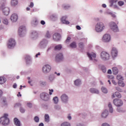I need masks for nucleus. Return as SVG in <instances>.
<instances>
[{
  "instance_id": "f257e3e1",
  "label": "nucleus",
  "mask_w": 126,
  "mask_h": 126,
  "mask_svg": "<svg viewBox=\"0 0 126 126\" xmlns=\"http://www.w3.org/2000/svg\"><path fill=\"white\" fill-rule=\"evenodd\" d=\"M9 118H8V114L5 113L3 116L0 118V124L2 126H6L9 125Z\"/></svg>"
},
{
  "instance_id": "f03ea898",
  "label": "nucleus",
  "mask_w": 126,
  "mask_h": 126,
  "mask_svg": "<svg viewBox=\"0 0 126 126\" xmlns=\"http://www.w3.org/2000/svg\"><path fill=\"white\" fill-rule=\"evenodd\" d=\"M105 29V24L102 22L97 23L95 26V31L97 33H101Z\"/></svg>"
},
{
  "instance_id": "7ed1b4c3",
  "label": "nucleus",
  "mask_w": 126,
  "mask_h": 126,
  "mask_svg": "<svg viewBox=\"0 0 126 126\" xmlns=\"http://www.w3.org/2000/svg\"><path fill=\"white\" fill-rule=\"evenodd\" d=\"M0 10L2 11V13L4 15L6 16L9 14L10 9L9 8L5 5V4L3 3L0 6Z\"/></svg>"
},
{
  "instance_id": "20e7f679",
  "label": "nucleus",
  "mask_w": 126,
  "mask_h": 126,
  "mask_svg": "<svg viewBox=\"0 0 126 126\" xmlns=\"http://www.w3.org/2000/svg\"><path fill=\"white\" fill-rule=\"evenodd\" d=\"M109 27L111 30H112V31H113V32H117L120 31L118 25H117V24H116V23H115L114 22H111L110 23Z\"/></svg>"
},
{
  "instance_id": "39448f33",
  "label": "nucleus",
  "mask_w": 126,
  "mask_h": 126,
  "mask_svg": "<svg viewBox=\"0 0 126 126\" xmlns=\"http://www.w3.org/2000/svg\"><path fill=\"white\" fill-rule=\"evenodd\" d=\"M60 99L63 104H67L69 101V97L65 94H62L60 96Z\"/></svg>"
},
{
  "instance_id": "423d86ee",
  "label": "nucleus",
  "mask_w": 126,
  "mask_h": 126,
  "mask_svg": "<svg viewBox=\"0 0 126 126\" xmlns=\"http://www.w3.org/2000/svg\"><path fill=\"white\" fill-rule=\"evenodd\" d=\"M100 59L104 62L109 61L110 60V54L107 52L103 51L100 54Z\"/></svg>"
},
{
  "instance_id": "0eeeda50",
  "label": "nucleus",
  "mask_w": 126,
  "mask_h": 126,
  "mask_svg": "<svg viewBox=\"0 0 126 126\" xmlns=\"http://www.w3.org/2000/svg\"><path fill=\"white\" fill-rule=\"evenodd\" d=\"M18 34L20 37H24L26 35V27L21 26L19 28Z\"/></svg>"
},
{
  "instance_id": "6e6552de",
  "label": "nucleus",
  "mask_w": 126,
  "mask_h": 126,
  "mask_svg": "<svg viewBox=\"0 0 126 126\" xmlns=\"http://www.w3.org/2000/svg\"><path fill=\"white\" fill-rule=\"evenodd\" d=\"M40 98L42 100V101H44L45 102L50 101V95L46 93H41L40 95Z\"/></svg>"
},
{
  "instance_id": "1a4fd4ad",
  "label": "nucleus",
  "mask_w": 126,
  "mask_h": 126,
  "mask_svg": "<svg viewBox=\"0 0 126 126\" xmlns=\"http://www.w3.org/2000/svg\"><path fill=\"white\" fill-rule=\"evenodd\" d=\"M48 43H49V41H48V40L44 38L42 40H41V41L40 42L38 45V47L40 49H45V48L47 47L48 45Z\"/></svg>"
},
{
  "instance_id": "9d476101",
  "label": "nucleus",
  "mask_w": 126,
  "mask_h": 126,
  "mask_svg": "<svg viewBox=\"0 0 126 126\" xmlns=\"http://www.w3.org/2000/svg\"><path fill=\"white\" fill-rule=\"evenodd\" d=\"M15 45H16V42H15V40L13 38H11L8 40L7 46L9 49H12L15 47Z\"/></svg>"
},
{
  "instance_id": "9b49d317",
  "label": "nucleus",
  "mask_w": 126,
  "mask_h": 126,
  "mask_svg": "<svg viewBox=\"0 0 126 126\" xmlns=\"http://www.w3.org/2000/svg\"><path fill=\"white\" fill-rule=\"evenodd\" d=\"M52 69V67L49 64H45L42 67V72L43 73H49L51 70Z\"/></svg>"
},
{
  "instance_id": "f8f14e48",
  "label": "nucleus",
  "mask_w": 126,
  "mask_h": 126,
  "mask_svg": "<svg viewBox=\"0 0 126 126\" xmlns=\"http://www.w3.org/2000/svg\"><path fill=\"white\" fill-rule=\"evenodd\" d=\"M119 55V51L116 47H113L111 50V55L113 60H115Z\"/></svg>"
},
{
  "instance_id": "ddd939ff",
  "label": "nucleus",
  "mask_w": 126,
  "mask_h": 126,
  "mask_svg": "<svg viewBox=\"0 0 126 126\" xmlns=\"http://www.w3.org/2000/svg\"><path fill=\"white\" fill-rule=\"evenodd\" d=\"M113 104L116 106V107H122L124 105V102L122 100L116 98L113 100Z\"/></svg>"
},
{
  "instance_id": "4468645a",
  "label": "nucleus",
  "mask_w": 126,
  "mask_h": 126,
  "mask_svg": "<svg viewBox=\"0 0 126 126\" xmlns=\"http://www.w3.org/2000/svg\"><path fill=\"white\" fill-rule=\"evenodd\" d=\"M55 59L57 63L63 62V53H58L56 55Z\"/></svg>"
},
{
  "instance_id": "2eb2a0df",
  "label": "nucleus",
  "mask_w": 126,
  "mask_h": 126,
  "mask_svg": "<svg viewBox=\"0 0 126 126\" xmlns=\"http://www.w3.org/2000/svg\"><path fill=\"white\" fill-rule=\"evenodd\" d=\"M102 41L105 43H108L111 41V35L110 34H105L102 37Z\"/></svg>"
},
{
  "instance_id": "dca6fc26",
  "label": "nucleus",
  "mask_w": 126,
  "mask_h": 126,
  "mask_svg": "<svg viewBox=\"0 0 126 126\" xmlns=\"http://www.w3.org/2000/svg\"><path fill=\"white\" fill-rule=\"evenodd\" d=\"M10 19L12 22H16L18 20V15L16 13L12 14L10 16Z\"/></svg>"
},
{
  "instance_id": "f3484780",
  "label": "nucleus",
  "mask_w": 126,
  "mask_h": 126,
  "mask_svg": "<svg viewBox=\"0 0 126 126\" xmlns=\"http://www.w3.org/2000/svg\"><path fill=\"white\" fill-rule=\"evenodd\" d=\"M117 79L118 80V84L121 86H123V87H124V86H125V84L122 83V85H121V83H122V82L123 80H124V77H123V76L121 75H118L117 76Z\"/></svg>"
},
{
  "instance_id": "a211bd4d",
  "label": "nucleus",
  "mask_w": 126,
  "mask_h": 126,
  "mask_svg": "<svg viewBox=\"0 0 126 126\" xmlns=\"http://www.w3.org/2000/svg\"><path fill=\"white\" fill-rule=\"evenodd\" d=\"M25 60L27 64H30V63H32V58H31V56L29 55H26Z\"/></svg>"
},
{
  "instance_id": "6ab92c4d",
  "label": "nucleus",
  "mask_w": 126,
  "mask_h": 126,
  "mask_svg": "<svg viewBox=\"0 0 126 126\" xmlns=\"http://www.w3.org/2000/svg\"><path fill=\"white\" fill-rule=\"evenodd\" d=\"M53 40L54 41H60L61 40V34L59 33H55L53 35Z\"/></svg>"
},
{
  "instance_id": "aec40b11",
  "label": "nucleus",
  "mask_w": 126,
  "mask_h": 126,
  "mask_svg": "<svg viewBox=\"0 0 126 126\" xmlns=\"http://www.w3.org/2000/svg\"><path fill=\"white\" fill-rule=\"evenodd\" d=\"M14 124L15 126H22L21 122L17 118H15L14 119Z\"/></svg>"
},
{
  "instance_id": "412c9836",
  "label": "nucleus",
  "mask_w": 126,
  "mask_h": 126,
  "mask_svg": "<svg viewBox=\"0 0 126 126\" xmlns=\"http://www.w3.org/2000/svg\"><path fill=\"white\" fill-rule=\"evenodd\" d=\"M109 115V111L108 110H104L101 114V117L103 119H106Z\"/></svg>"
},
{
  "instance_id": "4be33fe9",
  "label": "nucleus",
  "mask_w": 126,
  "mask_h": 126,
  "mask_svg": "<svg viewBox=\"0 0 126 126\" xmlns=\"http://www.w3.org/2000/svg\"><path fill=\"white\" fill-rule=\"evenodd\" d=\"M87 55L91 61H93V59L92 58H94V59L96 58V54L93 52H92L91 53H87Z\"/></svg>"
},
{
  "instance_id": "5701e85b",
  "label": "nucleus",
  "mask_w": 126,
  "mask_h": 126,
  "mask_svg": "<svg viewBox=\"0 0 126 126\" xmlns=\"http://www.w3.org/2000/svg\"><path fill=\"white\" fill-rule=\"evenodd\" d=\"M32 39L33 40H36L38 38V32L35 31H33L32 32V36H31Z\"/></svg>"
},
{
  "instance_id": "b1692460",
  "label": "nucleus",
  "mask_w": 126,
  "mask_h": 126,
  "mask_svg": "<svg viewBox=\"0 0 126 126\" xmlns=\"http://www.w3.org/2000/svg\"><path fill=\"white\" fill-rule=\"evenodd\" d=\"M90 92H91V93H93V94H99V90L95 88L90 89Z\"/></svg>"
},
{
  "instance_id": "393cba45",
  "label": "nucleus",
  "mask_w": 126,
  "mask_h": 126,
  "mask_svg": "<svg viewBox=\"0 0 126 126\" xmlns=\"http://www.w3.org/2000/svg\"><path fill=\"white\" fill-rule=\"evenodd\" d=\"M117 1V0H109V2L110 7H112V6H114V4H116Z\"/></svg>"
},
{
  "instance_id": "a878e982",
  "label": "nucleus",
  "mask_w": 126,
  "mask_h": 126,
  "mask_svg": "<svg viewBox=\"0 0 126 126\" xmlns=\"http://www.w3.org/2000/svg\"><path fill=\"white\" fill-rule=\"evenodd\" d=\"M31 24L33 26H36V25H38V19H37L36 18H34L31 22Z\"/></svg>"
},
{
  "instance_id": "bb28decb",
  "label": "nucleus",
  "mask_w": 126,
  "mask_h": 126,
  "mask_svg": "<svg viewBox=\"0 0 126 126\" xmlns=\"http://www.w3.org/2000/svg\"><path fill=\"white\" fill-rule=\"evenodd\" d=\"M50 18L52 20V21H56V20H58V15H57V14H53L50 16Z\"/></svg>"
},
{
  "instance_id": "cd10ccee",
  "label": "nucleus",
  "mask_w": 126,
  "mask_h": 126,
  "mask_svg": "<svg viewBox=\"0 0 126 126\" xmlns=\"http://www.w3.org/2000/svg\"><path fill=\"white\" fill-rule=\"evenodd\" d=\"M55 75L51 74L48 76V81L49 82H53L55 80Z\"/></svg>"
},
{
  "instance_id": "c85d7f7f",
  "label": "nucleus",
  "mask_w": 126,
  "mask_h": 126,
  "mask_svg": "<svg viewBox=\"0 0 126 126\" xmlns=\"http://www.w3.org/2000/svg\"><path fill=\"white\" fill-rule=\"evenodd\" d=\"M45 37V38H47V39H50V38H51V37H52V32H49V31H47L46 32Z\"/></svg>"
},
{
  "instance_id": "c756f323",
  "label": "nucleus",
  "mask_w": 126,
  "mask_h": 126,
  "mask_svg": "<svg viewBox=\"0 0 126 126\" xmlns=\"http://www.w3.org/2000/svg\"><path fill=\"white\" fill-rule=\"evenodd\" d=\"M66 16L63 17L62 18V23H63V24H69V22H68V21H66Z\"/></svg>"
},
{
  "instance_id": "7c9ffc66",
  "label": "nucleus",
  "mask_w": 126,
  "mask_h": 126,
  "mask_svg": "<svg viewBox=\"0 0 126 126\" xmlns=\"http://www.w3.org/2000/svg\"><path fill=\"white\" fill-rule=\"evenodd\" d=\"M66 16L63 17L62 18V23H63V24H69V22H68V21H66Z\"/></svg>"
},
{
  "instance_id": "2f4dec72",
  "label": "nucleus",
  "mask_w": 126,
  "mask_h": 126,
  "mask_svg": "<svg viewBox=\"0 0 126 126\" xmlns=\"http://www.w3.org/2000/svg\"><path fill=\"white\" fill-rule=\"evenodd\" d=\"M6 82V78L4 77H0V84H3Z\"/></svg>"
},
{
  "instance_id": "473e14b6",
  "label": "nucleus",
  "mask_w": 126,
  "mask_h": 126,
  "mask_svg": "<svg viewBox=\"0 0 126 126\" xmlns=\"http://www.w3.org/2000/svg\"><path fill=\"white\" fill-rule=\"evenodd\" d=\"M112 71L113 74H114L115 75H117V74L119 73V69H118V68L116 67H113L112 68Z\"/></svg>"
},
{
  "instance_id": "72a5a7b5",
  "label": "nucleus",
  "mask_w": 126,
  "mask_h": 126,
  "mask_svg": "<svg viewBox=\"0 0 126 126\" xmlns=\"http://www.w3.org/2000/svg\"><path fill=\"white\" fill-rule=\"evenodd\" d=\"M75 86H80L81 85V81L80 79H77L74 81Z\"/></svg>"
},
{
  "instance_id": "f704fd0d",
  "label": "nucleus",
  "mask_w": 126,
  "mask_h": 126,
  "mask_svg": "<svg viewBox=\"0 0 126 126\" xmlns=\"http://www.w3.org/2000/svg\"><path fill=\"white\" fill-rule=\"evenodd\" d=\"M62 48H63L62 45L59 44L55 47L54 50L55 51H60V50H62Z\"/></svg>"
},
{
  "instance_id": "c9c22d12",
  "label": "nucleus",
  "mask_w": 126,
  "mask_h": 126,
  "mask_svg": "<svg viewBox=\"0 0 126 126\" xmlns=\"http://www.w3.org/2000/svg\"><path fill=\"white\" fill-rule=\"evenodd\" d=\"M44 120L46 123H49L50 122V116L48 114H45L44 116Z\"/></svg>"
},
{
  "instance_id": "e433bc0d",
  "label": "nucleus",
  "mask_w": 126,
  "mask_h": 126,
  "mask_svg": "<svg viewBox=\"0 0 126 126\" xmlns=\"http://www.w3.org/2000/svg\"><path fill=\"white\" fill-rule=\"evenodd\" d=\"M108 108L109 109V112L112 114L113 112V106L112 105V103L111 102H109L108 103Z\"/></svg>"
},
{
  "instance_id": "4c0bfd02",
  "label": "nucleus",
  "mask_w": 126,
  "mask_h": 126,
  "mask_svg": "<svg viewBox=\"0 0 126 126\" xmlns=\"http://www.w3.org/2000/svg\"><path fill=\"white\" fill-rule=\"evenodd\" d=\"M101 89L103 93H104L105 94H107V93H108V90L107 89V88H106V87H102Z\"/></svg>"
},
{
  "instance_id": "58836bf2",
  "label": "nucleus",
  "mask_w": 126,
  "mask_h": 126,
  "mask_svg": "<svg viewBox=\"0 0 126 126\" xmlns=\"http://www.w3.org/2000/svg\"><path fill=\"white\" fill-rule=\"evenodd\" d=\"M18 3V1L17 0H12L11 4L13 6H15V5H17Z\"/></svg>"
},
{
  "instance_id": "ea45409f",
  "label": "nucleus",
  "mask_w": 126,
  "mask_h": 126,
  "mask_svg": "<svg viewBox=\"0 0 126 126\" xmlns=\"http://www.w3.org/2000/svg\"><path fill=\"white\" fill-rule=\"evenodd\" d=\"M70 47H71L72 49H75L76 48V42H73L70 44Z\"/></svg>"
},
{
  "instance_id": "a19ab883",
  "label": "nucleus",
  "mask_w": 126,
  "mask_h": 126,
  "mask_svg": "<svg viewBox=\"0 0 126 126\" xmlns=\"http://www.w3.org/2000/svg\"><path fill=\"white\" fill-rule=\"evenodd\" d=\"M54 109H55V110H57V111H60V110H62V107H61V105L59 104H56L54 106Z\"/></svg>"
},
{
  "instance_id": "79ce46f5",
  "label": "nucleus",
  "mask_w": 126,
  "mask_h": 126,
  "mask_svg": "<svg viewBox=\"0 0 126 126\" xmlns=\"http://www.w3.org/2000/svg\"><path fill=\"white\" fill-rule=\"evenodd\" d=\"M53 101L54 104H58L59 103V98L58 97V96H55L53 98Z\"/></svg>"
},
{
  "instance_id": "37998d69",
  "label": "nucleus",
  "mask_w": 126,
  "mask_h": 126,
  "mask_svg": "<svg viewBox=\"0 0 126 126\" xmlns=\"http://www.w3.org/2000/svg\"><path fill=\"white\" fill-rule=\"evenodd\" d=\"M2 22L5 25H7L8 24V20L5 18H3Z\"/></svg>"
},
{
  "instance_id": "c03bdc74",
  "label": "nucleus",
  "mask_w": 126,
  "mask_h": 126,
  "mask_svg": "<svg viewBox=\"0 0 126 126\" xmlns=\"http://www.w3.org/2000/svg\"><path fill=\"white\" fill-rule=\"evenodd\" d=\"M33 121L35 122V123H39L40 121V118H39V117L38 116H35L34 117Z\"/></svg>"
},
{
  "instance_id": "a18cd8bd",
  "label": "nucleus",
  "mask_w": 126,
  "mask_h": 126,
  "mask_svg": "<svg viewBox=\"0 0 126 126\" xmlns=\"http://www.w3.org/2000/svg\"><path fill=\"white\" fill-rule=\"evenodd\" d=\"M61 126H70V123L68 122H64L61 124Z\"/></svg>"
},
{
  "instance_id": "49530a36",
  "label": "nucleus",
  "mask_w": 126,
  "mask_h": 126,
  "mask_svg": "<svg viewBox=\"0 0 126 126\" xmlns=\"http://www.w3.org/2000/svg\"><path fill=\"white\" fill-rule=\"evenodd\" d=\"M115 96H116L117 98H122V95L119 92H115Z\"/></svg>"
},
{
  "instance_id": "de8ad7c7",
  "label": "nucleus",
  "mask_w": 126,
  "mask_h": 126,
  "mask_svg": "<svg viewBox=\"0 0 126 126\" xmlns=\"http://www.w3.org/2000/svg\"><path fill=\"white\" fill-rule=\"evenodd\" d=\"M27 107H28V108H30V109H31V108L33 107V104L31 102H27Z\"/></svg>"
},
{
  "instance_id": "09e8293b",
  "label": "nucleus",
  "mask_w": 126,
  "mask_h": 126,
  "mask_svg": "<svg viewBox=\"0 0 126 126\" xmlns=\"http://www.w3.org/2000/svg\"><path fill=\"white\" fill-rule=\"evenodd\" d=\"M118 4L119 6H123V5L125 4V2H124L123 1H119L118 2Z\"/></svg>"
},
{
  "instance_id": "8fccbe9b",
  "label": "nucleus",
  "mask_w": 126,
  "mask_h": 126,
  "mask_svg": "<svg viewBox=\"0 0 126 126\" xmlns=\"http://www.w3.org/2000/svg\"><path fill=\"white\" fill-rule=\"evenodd\" d=\"M101 70L102 72H103L104 73H105L106 71H107V69L106 68V67H105V66L102 65L101 66Z\"/></svg>"
},
{
  "instance_id": "3c124183",
  "label": "nucleus",
  "mask_w": 126,
  "mask_h": 126,
  "mask_svg": "<svg viewBox=\"0 0 126 126\" xmlns=\"http://www.w3.org/2000/svg\"><path fill=\"white\" fill-rule=\"evenodd\" d=\"M39 84H40V86H45L46 83H45V82H44L43 81H40Z\"/></svg>"
},
{
  "instance_id": "603ef678",
  "label": "nucleus",
  "mask_w": 126,
  "mask_h": 126,
  "mask_svg": "<svg viewBox=\"0 0 126 126\" xmlns=\"http://www.w3.org/2000/svg\"><path fill=\"white\" fill-rule=\"evenodd\" d=\"M79 47L80 49H83V48H84V44H83V42H80L79 43Z\"/></svg>"
},
{
  "instance_id": "864d4df0",
  "label": "nucleus",
  "mask_w": 126,
  "mask_h": 126,
  "mask_svg": "<svg viewBox=\"0 0 126 126\" xmlns=\"http://www.w3.org/2000/svg\"><path fill=\"white\" fill-rule=\"evenodd\" d=\"M63 7L64 9H68L70 7V6L69 5H63Z\"/></svg>"
},
{
  "instance_id": "5fc2aeb1",
  "label": "nucleus",
  "mask_w": 126,
  "mask_h": 126,
  "mask_svg": "<svg viewBox=\"0 0 126 126\" xmlns=\"http://www.w3.org/2000/svg\"><path fill=\"white\" fill-rule=\"evenodd\" d=\"M20 112H21L22 114H24V113H25V109L21 107L20 108Z\"/></svg>"
},
{
  "instance_id": "6e6d98bb",
  "label": "nucleus",
  "mask_w": 126,
  "mask_h": 126,
  "mask_svg": "<svg viewBox=\"0 0 126 126\" xmlns=\"http://www.w3.org/2000/svg\"><path fill=\"white\" fill-rule=\"evenodd\" d=\"M116 90L119 92H123V90H122V89L119 87H116Z\"/></svg>"
},
{
  "instance_id": "4d7b16f0",
  "label": "nucleus",
  "mask_w": 126,
  "mask_h": 126,
  "mask_svg": "<svg viewBox=\"0 0 126 126\" xmlns=\"http://www.w3.org/2000/svg\"><path fill=\"white\" fill-rule=\"evenodd\" d=\"M15 108H16V107H21V103H17L14 105Z\"/></svg>"
},
{
  "instance_id": "13d9d810",
  "label": "nucleus",
  "mask_w": 126,
  "mask_h": 126,
  "mask_svg": "<svg viewBox=\"0 0 126 126\" xmlns=\"http://www.w3.org/2000/svg\"><path fill=\"white\" fill-rule=\"evenodd\" d=\"M49 95H52L53 93H54V90L53 89H49Z\"/></svg>"
},
{
  "instance_id": "bf43d9fd",
  "label": "nucleus",
  "mask_w": 126,
  "mask_h": 126,
  "mask_svg": "<svg viewBox=\"0 0 126 126\" xmlns=\"http://www.w3.org/2000/svg\"><path fill=\"white\" fill-rule=\"evenodd\" d=\"M117 111L119 113H122V112H123V110H122V108H121L120 107L117 108Z\"/></svg>"
},
{
  "instance_id": "052dcab7",
  "label": "nucleus",
  "mask_w": 126,
  "mask_h": 126,
  "mask_svg": "<svg viewBox=\"0 0 126 126\" xmlns=\"http://www.w3.org/2000/svg\"><path fill=\"white\" fill-rule=\"evenodd\" d=\"M2 102L4 104L6 105L7 103H6V98H3L2 99Z\"/></svg>"
},
{
  "instance_id": "680f3d73",
  "label": "nucleus",
  "mask_w": 126,
  "mask_h": 126,
  "mask_svg": "<svg viewBox=\"0 0 126 126\" xmlns=\"http://www.w3.org/2000/svg\"><path fill=\"white\" fill-rule=\"evenodd\" d=\"M71 39V38H70V37L68 36V37L67 38V39H66L65 42H66V43H68V42H69V41Z\"/></svg>"
},
{
  "instance_id": "e2e57ef3",
  "label": "nucleus",
  "mask_w": 126,
  "mask_h": 126,
  "mask_svg": "<svg viewBox=\"0 0 126 126\" xmlns=\"http://www.w3.org/2000/svg\"><path fill=\"white\" fill-rule=\"evenodd\" d=\"M67 119L68 120H69V121H70L72 119L71 116L70 115V114H69L67 116Z\"/></svg>"
},
{
  "instance_id": "0e129e2a",
  "label": "nucleus",
  "mask_w": 126,
  "mask_h": 126,
  "mask_svg": "<svg viewBox=\"0 0 126 126\" xmlns=\"http://www.w3.org/2000/svg\"><path fill=\"white\" fill-rule=\"evenodd\" d=\"M111 81L114 85H117V82H116V81H115V80H112Z\"/></svg>"
},
{
  "instance_id": "69168bd1",
  "label": "nucleus",
  "mask_w": 126,
  "mask_h": 126,
  "mask_svg": "<svg viewBox=\"0 0 126 126\" xmlns=\"http://www.w3.org/2000/svg\"><path fill=\"white\" fill-rule=\"evenodd\" d=\"M33 6H34V3H33V2H31L29 7L32 8L33 7Z\"/></svg>"
},
{
  "instance_id": "338daca9",
  "label": "nucleus",
  "mask_w": 126,
  "mask_h": 126,
  "mask_svg": "<svg viewBox=\"0 0 126 126\" xmlns=\"http://www.w3.org/2000/svg\"><path fill=\"white\" fill-rule=\"evenodd\" d=\"M40 23L42 25H45V24H46V22H45L44 20L41 21Z\"/></svg>"
},
{
  "instance_id": "774afa93",
  "label": "nucleus",
  "mask_w": 126,
  "mask_h": 126,
  "mask_svg": "<svg viewBox=\"0 0 126 126\" xmlns=\"http://www.w3.org/2000/svg\"><path fill=\"white\" fill-rule=\"evenodd\" d=\"M76 28L77 30H81V27L79 26H76Z\"/></svg>"
}]
</instances>
